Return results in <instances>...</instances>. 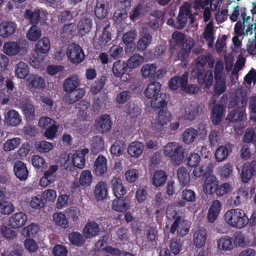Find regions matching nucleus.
Listing matches in <instances>:
<instances>
[{"instance_id": "f257e3e1", "label": "nucleus", "mask_w": 256, "mask_h": 256, "mask_svg": "<svg viewBox=\"0 0 256 256\" xmlns=\"http://www.w3.org/2000/svg\"><path fill=\"white\" fill-rule=\"evenodd\" d=\"M247 103V94L246 91L238 90L236 93V98L230 106H235L234 108L229 112L227 118L232 122H240L246 119V114L244 106Z\"/></svg>"}, {"instance_id": "f03ea898", "label": "nucleus", "mask_w": 256, "mask_h": 256, "mask_svg": "<svg viewBox=\"0 0 256 256\" xmlns=\"http://www.w3.org/2000/svg\"><path fill=\"white\" fill-rule=\"evenodd\" d=\"M224 219L228 226L237 229L244 228L248 222V218L244 210L238 208L227 210L224 215Z\"/></svg>"}, {"instance_id": "7ed1b4c3", "label": "nucleus", "mask_w": 256, "mask_h": 256, "mask_svg": "<svg viewBox=\"0 0 256 256\" xmlns=\"http://www.w3.org/2000/svg\"><path fill=\"white\" fill-rule=\"evenodd\" d=\"M191 8V4L189 2H184L180 8L176 21L175 22L174 19L170 18L168 20L167 24L174 28L182 30L186 26L188 19L192 24L194 20V16Z\"/></svg>"}, {"instance_id": "20e7f679", "label": "nucleus", "mask_w": 256, "mask_h": 256, "mask_svg": "<svg viewBox=\"0 0 256 256\" xmlns=\"http://www.w3.org/2000/svg\"><path fill=\"white\" fill-rule=\"evenodd\" d=\"M162 152L176 164H180L184 158V149L182 145L177 142L167 143L162 148Z\"/></svg>"}, {"instance_id": "39448f33", "label": "nucleus", "mask_w": 256, "mask_h": 256, "mask_svg": "<svg viewBox=\"0 0 256 256\" xmlns=\"http://www.w3.org/2000/svg\"><path fill=\"white\" fill-rule=\"evenodd\" d=\"M184 36L183 33H173L172 44L180 46L184 50L179 52L178 58L182 60H184L187 58L188 52L193 47L194 42L192 39L184 40Z\"/></svg>"}, {"instance_id": "423d86ee", "label": "nucleus", "mask_w": 256, "mask_h": 256, "mask_svg": "<svg viewBox=\"0 0 256 256\" xmlns=\"http://www.w3.org/2000/svg\"><path fill=\"white\" fill-rule=\"evenodd\" d=\"M28 47V42L26 40H20L16 42H10L4 44V52L7 55L12 56L18 54H24Z\"/></svg>"}, {"instance_id": "0eeeda50", "label": "nucleus", "mask_w": 256, "mask_h": 256, "mask_svg": "<svg viewBox=\"0 0 256 256\" xmlns=\"http://www.w3.org/2000/svg\"><path fill=\"white\" fill-rule=\"evenodd\" d=\"M69 60L73 64H80L84 58V54L82 48L78 44H70L66 51Z\"/></svg>"}, {"instance_id": "6e6552de", "label": "nucleus", "mask_w": 256, "mask_h": 256, "mask_svg": "<svg viewBox=\"0 0 256 256\" xmlns=\"http://www.w3.org/2000/svg\"><path fill=\"white\" fill-rule=\"evenodd\" d=\"M88 148H84L82 150H77L74 153H70L68 156L66 163L68 164H73L78 168L84 167L85 162V155L88 152Z\"/></svg>"}, {"instance_id": "1a4fd4ad", "label": "nucleus", "mask_w": 256, "mask_h": 256, "mask_svg": "<svg viewBox=\"0 0 256 256\" xmlns=\"http://www.w3.org/2000/svg\"><path fill=\"white\" fill-rule=\"evenodd\" d=\"M190 228L189 222L178 216L174 219L171 226L170 232L172 234L176 232L178 236H183L188 232Z\"/></svg>"}, {"instance_id": "9d476101", "label": "nucleus", "mask_w": 256, "mask_h": 256, "mask_svg": "<svg viewBox=\"0 0 256 256\" xmlns=\"http://www.w3.org/2000/svg\"><path fill=\"white\" fill-rule=\"evenodd\" d=\"M199 106L195 102H190L183 105L181 116L185 120H194L198 114Z\"/></svg>"}, {"instance_id": "9b49d317", "label": "nucleus", "mask_w": 256, "mask_h": 256, "mask_svg": "<svg viewBox=\"0 0 256 256\" xmlns=\"http://www.w3.org/2000/svg\"><path fill=\"white\" fill-rule=\"evenodd\" d=\"M172 114L166 110H162L159 111L158 116L156 119V123L152 127L156 131H162L166 126L171 121Z\"/></svg>"}, {"instance_id": "f8f14e48", "label": "nucleus", "mask_w": 256, "mask_h": 256, "mask_svg": "<svg viewBox=\"0 0 256 256\" xmlns=\"http://www.w3.org/2000/svg\"><path fill=\"white\" fill-rule=\"evenodd\" d=\"M192 74L196 77L200 84L204 85L206 88L210 87L213 82V76L212 70H208L203 74L200 69L194 68L192 71Z\"/></svg>"}, {"instance_id": "ddd939ff", "label": "nucleus", "mask_w": 256, "mask_h": 256, "mask_svg": "<svg viewBox=\"0 0 256 256\" xmlns=\"http://www.w3.org/2000/svg\"><path fill=\"white\" fill-rule=\"evenodd\" d=\"M40 10H36L32 12L30 9L26 10L24 14V17L28 19L32 26L27 32H41L40 28L36 26L40 20Z\"/></svg>"}, {"instance_id": "4468645a", "label": "nucleus", "mask_w": 256, "mask_h": 256, "mask_svg": "<svg viewBox=\"0 0 256 256\" xmlns=\"http://www.w3.org/2000/svg\"><path fill=\"white\" fill-rule=\"evenodd\" d=\"M93 180V176L91 172L89 170H82L78 178V182H74L72 187L73 188H76L81 186L82 188H87L91 185Z\"/></svg>"}, {"instance_id": "2eb2a0df", "label": "nucleus", "mask_w": 256, "mask_h": 256, "mask_svg": "<svg viewBox=\"0 0 256 256\" xmlns=\"http://www.w3.org/2000/svg\"><path fill=\"white\" fill-rule=\"evenodd\" d=\"M108 171L106 158L99 155L96 158L94 166V172L97 176H103Z\"/></svg>"}, {"instance_id": "dca6fc26", "label": "nucleus", "mask_w": 256, "mask_h": 256, "mask_svg": "<svg viewBox=\"0 0 256 256\" xmlns=\"http://www.w3.org/2000/svg\"><path fill=\"white\" fill-rule=\"evenodd\" d=\"M218 184V180L214 175L207 176L202 184L203 191L205 194H210L216 192Z\"/></svg>"}, {"instance_id": "f3484780", "label": "nucleus", "mask_w": 256, "mask_h": 256, "mask_svg": "<svg viewBox=\"0 0 256 256\" xmlns=\"http://www.w3.org/2000/svg\"><path fill=\"white\" fill-rule=\"evenodd\" d=\"M131 208V201L129 198H118L112 200V208L113 210L119 212H126Z\"/></svg>"}, {"instance_id": "a211bd4d", "label": "nucleus", "mask_w": 256, "mask_h": 256, "mask_svg": "<svg viewBox=\"0 0 256 256\" xmlns=\"http://www.w3.org/2000/svg\"><path fill=\"white\" fill-rule=\"evenodd\" d=\"M110 186L114 196L117 198H121L126 194V188L120 177L114 178L110 181Z\"/></svg>"}, {"instance_id": "6ab92c4d", "label": "nucleus", "mask_w": 256, "mask_h": 256, "mask_svg": "<svg viewBox=\"0 0 256 256\" xmlns=\"http://www.w3.org/2000/svg\"><path fill=\"white\" fill-rule=\"evenodd\" d=\"M100 231L99 225L94 221H89L84 226L82 234L86 238H91L97 236Z\"/></svg>"}, {"instance_id": "aec40b11", "label": "nucleus", "mask_w": 256, "mask_h": 256, "mask_svg": "<svg viewBox=\"0 0 256 256\" xmlns=\"http://www.w3.org/2000/svg\"><path fill=\"white\" fill-rule=\"evenodd\" d=\"M222 203L218 200H214L210 206L207 215L208 222L213 223L217 219L222 209Z\"/></svg>"}, {"instance_id": "412c9836", "label": "nucleus", "mask_w": 256, "mask_h": 256, "mask_svg": "<svg viewBox=\"0 0 256 256\" xmlns=\"http://www.w3.org/2000/svg\"><path fill=\"white\" fill-rule=\"evenodd\" d=\"M27 220L26 215L22 212L16 213L9 219V226L13 228H18L22 226Z\"/></svg>"}, {"instance_id": "4be33fe9", "label": "nucleus", "mask_w": 256, "mask_h": 256, "mask_svg": "<svg viewBox=\"0 0 256 256\" xmlns=\"http://www.w3.org/2000/svg\"><path fill=\"white\" fill-rule=\"evenodd\" d=\"M188 73L184 72L182 74V78L180 81V89L188 94H195L198 92L199 87L196 84H190L188 85Z\"/></svg>"}, {"instance_id": "5701e85b", "label": "nucleus", "mask_w": 256, "mask_h": 256, "mask_svg": "<svg viewBox=\"0 0 256 256\" xmlns=\"http://www.w3.org/2000/svg\"><path fill=\"white\" fill-rule=\"evenodd\" d=\"M216 246L220 251L223 252H230L234 249L232 238L228 235L218 239L216 241Z\"/></svg>"}, {"instance_id": "b1692460", "label": "nucleus", "mask_w": 256, "mask_h": 256, "mask_svg": "<svg viewBox=\"0 0 256 256\" xmlns=\"http://www.w3.org/2000/svg\"><path fill=\"white\" fill-rule=\"evenodd\" d=\"M95 126L100 132H106L111 128V120L108 114L100 116L96 120Z\"/></svg>"}, {"instance_id": "393cba45", "label": "nucleus", "mask_w": 256, "mask_h": 256, "mask_svg": "<svg viewBox=\"0 0 256 256\" xmlns=\"http://www.w3.org/2000/svg\"><path fill=\"white\" fill-rule=\"evenodd\" d=\"M28 85L32 88L42 89L46 86L44 80L41 76L31 74L26 78Z\"/></svg>"}, {"instance_id": "a878e982", "label": "nucleus", "mask_w": 256, "mask_h": 256, "mask_svg": "<svg viewBox=\"0 0 256 256\" xmlns=\"http://www.w3.org/2000/svg\"><path fill=\"white\" fill-rule=\"evenodd\" d=\"M16 176L20 180H26L28 176V171L26 164L18 161L15 163L14 167Z\"/></svg>"}, {"instance_id": "bb28decb", "label": "nucleus", "mask_w": 256, "mask_h": 256, "mask_svg": "<svg viewBox=\"0 0 256 256\" xmlns=\"http://www.w3.org/2000/svg\"><path fill=\"white\" fill-rule=\"evenodd\" d=\"M80 85V80L78 76L76 74H72L64 80L63 88L64 90L68 92L78 88Z\"/></svg>"}, {"instance_id": "cd10ccee", "label": "nucleus", "mask_w": 256, "mask_h": 256, "mask_svg": "<svg viewBox=\"0 0 256 256\" xmlns=\"http://www.w3.org/2000/svg\"><path fill=\"white\" fill-rule=\"evenodd\" d=\"M144 150V144L142 142L135 141L130 144L127 152L131 157L138 158L142 154Z\"/></svg>"}, {"instance_id": "c85d7f7f", "label": "nucleus", "mask_w": 256, "mask_h": 256, "mask_svg": "<svg viewBox=\"0 0 256 256\" xmlns=\"http://www.w3.org/2000/svg\"><path fill=\"white\" fill-rule=\"evenodd\" d=\"M6 123L9 126H17L22 122V118L18 112L15 110H8L4 116Z\"/></svg>"}, {"instance_id": "c756f323", "label": "nucleus", "mask_w": 256, "mask_h": 256, "mask_svg": "<svg viewBox=\"0 0 256 256\" xmlns=\"http://www.w3.org/2000/svg\"><path fill=\"white\" fill-rule=\"evenodd\" d=\"M161 88L162 84L158 82H150L144 90L145 96L149 99L155 98L160 94Z\"/></svg>"}, {"instance_id": "7c9ffc66", "label": "nucleus", "mask_w": 256, "mask_h": 256, "mask_svg": "<svg viewBox=\"0 0 256 256\" xmlns=\"http://www.w3.org/2000/svg\"><path fill=\"white\" fill-rule=\"evenodd\" d=\"M68 92L65 97V100L70 104L78 101L86 94V91L83 88H77Z\"/></svg>"}, {"instance_id": "2f4dec72", "label": "nucleus", "mask_w": 256, "mask_h": 256, "mask_svg": "<svg viewBox=\"0 0 256 256\" xmlns=\"http://www.w3.org/2000/svg\"><path fill=\"white\" fill-rule=\"evenodd\" d=\"M108 194L107 184L102 181L99 182L95 186L94 194L98 200L106 198Z\"/></svg>"}, {"instance_id": "473e14b6", "label": "nucleus", "mask_w": 256, "mask_h": 256, "mask_svg": "<svg viewBox=\"0 0 256 256\" xmlns=\"http://www.w3.org/2000/svg\"><path fill=\"white\" fill-rule=\"evenodd\" d=\"M166 179V172L162 170H158L154 172L152 176V182L154 186L160 187L165 184Z\"/></svg>"}, {"instance_id": "72a5a7b5", "label": "nucleus", "mask_w": 256, "mask_h": 256, "mask_svg": "<svg viewBox=\"0 0 256 256\" xmlns=\"http://www.w3.org/2000/svg\"><path fill=\"white\" fill-rule=\"evenodd\" d=\"M206 232L204 229L196 230L194 234L193 242L197 248H201L206 243Z\"/></svg>"}, {"instance_id": "f704fd0d", "label": "nucleus", "mask_w": 256, "mask_h": 256, "mask_svg": "<svg viewBox=\"0 0 256 256\" xmlns=\"http://www.w3.org/2000/svg\"><path fill=\"white\" fill-rule=\"evenodd\" d=\"M106 0H97L96 6L94 8L96 16L98 19H102L105 18L108 12V8L106 6Z\"/></svg>"}, {"instance_id": "c9c22d12", "label": "nucleus", "mask_w": 256, "mask_h": 256, "mask_svg": "<svg viewBox=\"0 0 256 256\" xmlns=\"http://www.w3.org/2000/svg\"><path fill=\"white\" fill-rule=\"evenodd\" d=\"M22 112L26 120H33L36 116V108L30 102H24L20 106Z\"/></svg>"}, {"instance_id": "e433bc0d", "label": "nucleus", "mask_w": 256, "mask_h": 256, "mask_svg": "<svg viewBox=\"0 0 256 256\" xmlns=\"http://www.w3.org/2000/svg\"><path fill=\"white\" fill-rule=\"evenodd\" d=\"M234 166L230 162H226L219 166L218 169V174L223 178H228L232 175Z\"/></svg>"}, {"instance_id": "4c0bfd02", "label": "nucleus", "mask_w": 256, "mask_h": 256, "mask_svg": "<svg viewBox=\"0 0 256 256\" xmlns=\"http://www.w3.org/2000/svg\"><path fill=\"white\" fill-rule=\"evenodd\" d=\"M224 107L220 104H216L214 106L211 114V120L214 124H218L222 120L224 116Z\"/></svg>"}, {"instance_id": "58836bf2", "label": "nucleus", "mask_w": 256, "mask_h": 256, "mask_svg": "<svg viewBox=\"0 0 256 256\" xmlns=\"http://www.w3.org/2000/svg\"><path fill=\"white\" fill-rule=\"evenodd\" d=\"M166 95L164 93H160L158 96L151 98L150 106L154 108H164L167 105Z\"/></svg>"}, {"instance_id": "ea45409f", "label": "nucleus", "mask_w": 256, "mask_h": 256, "mask_svg": "<svg viewBox=\"0 0 256 256\" xmlns=\"http://www.w3.org/2000/svg\"><path fill=\"white\" fill-rule=\"evenodd\" d=\"M128 66L123 60H117L113 64L112 70L114 76L122 77L126 72Z\"/></svg>"}, {"instance_id": "a19ab883", "label": "nucleus", "mask_w": 256, "mask_h": 256, "mask_svg": "<svg viewBox=\"0 0 256 256\" xmlns=\"http://www.w3.org/2000/svg\"><path fill=\"white\" fill-rule=\"evenodd\" d=\"M198 134V132L192 128H186L182 133V142L186 144L192 143Z\"/></svg>"}, {"instance_id": "79ce46f5", "label": "nucleus", "mask_w": 256, "mask_h": 256, "mask_svg": "<svg viewBox=\"0 0 256 256\" xmlns=\"http://www.w3.org/2000/svg\"><path fill=\"white\" fill-rule=\"evenodd\" d=\"M40 230V226L38 224L32 223L22 229V234L27 238H34L38 233Z\"/></svg>"}, {"instance_id": "37998d69", "label": "nucleus", "mask_w": 256, "mask_h": 256, "mask_svg": "<svg viewBox=\"0 0 256 256\" xmlns=\"http://www.w3.org/2000/svg\"><path fill=\"white\" fill-rule=\"evenodd\" d=\"M177 177L180 184L184 186L190 182V174L188 170L183 166L179 168L177 170Z\"/></svg>"}, {"instance_id": "c03bdc74", "label": "nucleus", "mask_w": 256, "mask_h": 256, "mask_svg": "<svg viewBox=\"0 0 256 256\" xmlns=\"http://www.w3.org/2000/svg\"><path fill=\"white\" fill-rule=\"evenodd\" d=\"M52 220L54 223L62 227L66 228L68 227V222L66 215L62 212H55L52 215Z\"/></svg>"}, {"instance_id": "a18cd8bd", "label": "nucleus", "mask_w": 256, "mask_h": 256, "mask_svg": "<svg viewBox=\"0 0 256 256\" xmlns=\"http://www.w3.org/2000/svg\"><path fill=\"white\" fill-rule=\"evenodd\" d=\"M144 62V56L139 54H134L128 58L126 64L128 68L130 69H134L138 67Z\"/></svg>"}, {"instance_id": "49530a36", "label": "nucleus", "mask_w": 256, "mask_h": 256, "mask_svg": "<svg viewBox=\"0 0 256 256\" xmlns=\"http://www.w3.org/2000/svg\"><path fill=\"white\" fill-rule=\"evenodd\" d=\"M50 40L46 37L40 39L36 45V50L38 52L43 54H47L50 49Z\"/></svg>"}, {"instance_id": "de8ad7c7", "label": "nucleus", "mask_w": 256, "mask_h": 256, "mask_svg": "<svg viewBox=\"0 0 256 256\" xmlns=\"http://www.w3.org/2000/svg\"><path fill=\"white\" fill-rule=\"evenodd\" d=\"M24 249L20 244H14L11 249L4 250L2 254V256H22Z\"/></svg>"}, {"instance_id": "09e8293b", "label": "nucleus", "mask_w": 256, "mask_h": 256, "mask_svg": "<svg viewBox=\"0 0 256 256\" xmlns=\"http://www.w3.org/2000/svg\"><path fill=\"white\" fill-rule=\"evenodd\" d=\"M157 67L155 64H146L144 65L140 70V72L144 78L154 77Z\"/></svg>"}, {"instance_id": "8fccbe9b", "label": "nucleus", "mask_w": 256, "mask_h": 256, "mask_svg": "<svg viewBox=\"0 0 256 256\" xmlns=\"http://www.w3.org/2000/svg\"><path fill=\"white\" fill-rule=\"evenodd\" d=\"M21 144L19 138H14L8 140L3 144V149L5 152H9L18 148Z\"/></svg>"}, {"instance_id": "3c124183", "label": "nucleus", "mask_w": 256, "mask_h": 256, "mask_svg": "<svg viewBox=\"0 0 256 256\" xmlns=\"http://www.w3.org/2000/svg\"><path fill=\"white\" fill-rule=\"evenodd\" d=\"M234 248L244 247L246 245V237L242 232H236L232 238Z\"/></svg>"}, {"instance_id": "603ef678", "label": "nucleus", "mask_w": 256, "mask_h": 256, "mask_svg": "<svg viewBox=\"0 0 256 256\" xmlns=\"http://www.w3.org/2000/svg\"><path fill=\"white\" fill-rule=\"evenodd\" d=\"M151 41L152 36L149 33H142L138 43V48L140 50H144L150 45Z\"/></svg>"}, {"instance_id": "864d4df0", "label": "nucleus", "mask_w": 256, "mask_h": 256, "mask_svg": "<svg viewBox=\"0 0 256 256\" xmlns=\"http://www.w3.org/2000/svg\"><path fill=\"white\" fill-rule=\"evenodd\" d=\"M34 146L40 152H48L54 148L52 143L45 141H38L35 142Z\"/></svg>"}, {"instance_id": "5fc2aeb1", "label": "nucleus", "mask_w": 256, "mask_h": 256, "mask_svg": "<svg viewBox=\"0 0 256 256\" xmlns=\"http://www.w3.org/2000/svg\"><path fill=\"white\" fill-rule=\"evenodd\" d=\"M15 73L16 76L20 78H24L28 73V65L23 62H20L15 68Z\"/></svg>"}, {"instance_id": "6e6d98bb", "label": "nucleus", "mask_w": 256, "mask_h": 256, "mask_svg": "<svg viewBox=\"0 0 256 256\" xmlns=\"http://www.w3.org/2000/svg\"><path fill=\"white\" fill-rule=\"evenodd\" d=\"M248 194L242 188L239 189L237 192L234 193L231 197V203L234 206H238L240 203L243 198L246 197Z\"/></svg>"}, {"instance_id": "4d7b16f0", "label": "nucleus", "mask_w": 256, "mask_h": 256, "mask_svg": "<svg viewBox=\"0 0 256 256\" xmlns=\"http://www.w3.org/2000/svg\"><path fill=\"white\" fill-rule=\"evenodd\" d=\"M24 246L30 253H35L38 249V244L33 238H26L24 242Z\"/></svg>"}, {"instance_id": "13d9d810", "label": "nucleus", "mask_w": 256, "mask_h": 256, "mask_svg": "<svg viewBox=\"0 0 256 256\" xmlns=\"http://www.w3.org/2000/svg\"><path fill=\"white\" fill-rule=\"evenodd\" d=\"M228 154V149L225 146H220L215 152L216 160L218 162H222L226 159Z\"/></svg>"}, {"instance_id": "bf43d9fd", "label": "nucleus", "mask_w": 256, "mask_h": 256, "mask_svg": "<svg viewBox=\"0 0 256 256\" xmlns=\"http://www.w3.org/2000/svg\"><path fill=\"white\" fill-rule=\"evenodd\" d=\"M124 178L128 182L130 183L134 182L139 178L138 170L134 168H128L124 173Z\"/></svg>"}, {"instance_id": "052dcab7", "label": "nucleus", "mask_w": 256, "mask_h": 256, "mask_svg": "<svg viewBox=\"0 0 256 256\" xmlns=\"http://www.w3.org/2000/svg\"><path fill=\"white\" fill-rule=\"evenodd\" d=\"M125 144L122 141H116L111 146V154L114 156H120L122 155L125 149Z\"/></svg>"}, {"instance_id": "680f3d73", "label": "nucleus", "mask_w": 256, "mask_h": 256, "mask_svg": "<svg viewBox=\"0 0 256 256\" xmlns=\"http://www.w3.org/2000/svg\"><path fill=\"white\" fill-rule=\"evenodd\" d=\"M30 206L32 208L36 210L44 208V202L42 198V196L40 194H38L32 196L30 202Z\"/></svg>"}, {"instance_id": "e2e57ef3", "label": "nucleus", "mask_w": 256, "mask_h": 256, "mask_svg": "<svg viewBox=\"0 0 256 256\" xmlns=\"http://www.w3.org/2000/svg\"><path fill=\"white\" fill-rule=\"evenodd\" d=\"M92 27V21L90 18H82L78 24V32H90Z\"/></svg>"}, {"instance_id": "0e129e2a", "label": "nucleus", "mask_w": 256, "mask_h": 256, "mask_svg": "<svg viewBox=\"0 0 256 256\" xmlns=\"http://www.w3.org/2000/svg\"><path fill=\"white\" fill-rule=\"evenodd\" d=\"M127 12L128 10L124 8L118 9L114 12L113 19L116 24H119L123 20L127 18Z\"/></svg>"}, {"instance_id": "69168bd1", "label": "nucleus", "mask_w": 256, "mask_h": 256, "mask_svg": "<svg viewBox=\"0 0 256 256\" xmlns=\"http://www.w3.org/2000/svg\"><path fill=\"white\" fill-rule=\"evenodd\" d=\"M68 238L72 244L77 246H82L84 242L83 236L78 232L70 233L68 236Z\"/></svg>"}, {"instance_id": "338daca9", "label": "nucleus", "mask_w": 256, "mask_h": 256, "mask_svg": "<svg viewBox=\"0 0 256 256\" xmlns=\"http://www.w3.org/2000/svg\"><path fill=\"white\" fill-rule=\"evenodd\" d=\"M14 210L13 204L8 201L0 202V212L3 214H10Z\"/></svg>"}, {"instance_id": "774afa93", "label": "nucleus", "mask_w": 256, "mask_h": 256, "mask_svg": "<svg viewBox=\"0 0 256 256\" xmlns=\"http://www.w3.org/2000/svg\"><path fill=\"white\" fill-rule=\"evenodd\" d=\"M42 197L46 202H54L57 197V194L54 190L48 189L42 192Z\"/></svg>"}]
</instances>
